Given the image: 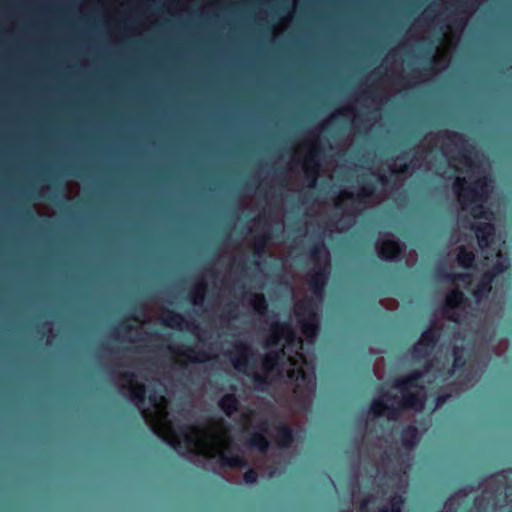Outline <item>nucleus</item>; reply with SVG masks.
Returning <instances> with one entry per match:
<instances>
[{"mask_svg": "<svg viewBox=\"0 0 512 512\" xmlns=\"http://www.w3.org/2000/svg\"><path fill=\"white\" fill-rule=\"evenodd\" d=\"M423 376V371L413 370L403 377L396 378L392 382V388L399 390L402 395L401 399L397 402V406L388 405L382 398H377L371 403V413L379 417L387 412L390 418H395L401 410L413 409L421 411L426 402V395L421 391L412 392L410 389H423L420 385Z\"/></svg>", "mask_w": 512, "mask_h": 512, "instance_id": "f257e3e1", "label": "nucleus"}, {"mask_svg": "<svg viewBox=\"0 0 512 512\" xmlns=\"http://www.w3.org/2000/svg\"><path fill=\"white\" fill-rule=\"evenodd\" d=\"M490 179L482 176L471 183L465 178H456L453 183V190L458 195L459 202L463 209H470V214L475 219H488V210L484 207L490 193Z\"/></svg>", "mask_w": 512, "mask_h": 512, "instance_id": "f03ea898", "label": "nucleus"}, {"mask_svg": "<svg viewBox=\"0 0 512 512\" xmlns=\"http://www.w3.org/2000/svg\"><path fill=\"white\" fill-rule=\"evenodd\" d=\"M294 312L302 334L309 341H314L320 330V318L315 301L312 298L298 301Z\"/></svg>", "mask_w": 512, "mask_h": 512, "instance_id": "7ed1b4c3", "label": "nucleus"}, {"mask_svg": "<svg viewBox=\"0 0 512 512\" xmlns=\"http://www.w3.org/2000/svg\"><path fill=\"white\" fill-rule=\"evenodd\" d=\"M504 270L505 267L502 264L496 263L490 270L485 271L481 275L480 280L472 290V296L477 303H481L488 298L496 276L504 272Z\"/></svg>", "mask_w": 512, "mask_h": 512, "instance_id": "20e7f679", "label": "nucleus"}, {"mask_svg": "<svg viewBox=\"0 0 512 512\" xmlns=\"http://www.w3.org/2000/svg\"><path fill=\"white\" fill-rule=\"evenodd\" d=\"M296 333L289 322H274L270 327V335L266 340L267 347H277L281 340L285 339L288 343L294 341Z\"/></svg>", "mask_w": 512, "mask_h": 512, "instance_id": "39448f33", "label": "nucleus"}, {"mask_svg": "<svg viewBox=\"0 0 512 512\" xmlns=\"http://www.w3.org/2000/svg\"><path fill=\"white\" fill-rule=\"evenodd\" d=\"M321 154L322 148L319 145H315L303 162L305 166V179L310 188H314L317 183Z\"/></svg>", "mask_w": 512, "mask_h": 512, "instance_id": "423d86ee", "label": "nucleus"}, {"mask_svg": "<svg viewBox=\"0 0 512 512\" xmlns=\"http://www.w3.org/2000/svg\"><path fill=\"white\" fill-rule=\"evenodd\" d=\"M270 424L267 420H262L256 426L257 431L251 433L245 440V444L250 448H255L261 453H266L270 448V442L266 437Z\"/></svg>", "mask_w": 512, "mask_h": 512, "instance_id": "0eeeda50", "label": "nucleus"}, {"mask_svg": "<svg viewBox=\"0 0 512 512\" xmlns=\"http://www.w3.org/2000/svg\"><path fill=\"white\" fill-rule=\"evenodd\" d=\"M328 278L329 271L326 267H319L308 275L309 289L317 298L323 297Z\"/></svg>", "mask_w": 512, "mask_h": 512, "instance_id": "6e6552de", "label": "nucleus"}, {"mask_svg": "<svg viewBox=\"0 0 512 512\" xmlns=\"http://www.w3.org/2000/svg\"><path fill=\"white\" fill-rule=\"evenodd\" d=\"M445 302L446 305L442 310L443 315L449 320L457 322L458 318L456 317L455 312H451V310L466 304L468 302V298L460 289H453L447 294Z\"/></svg>", "mask_w": 512, "mask_h": 512, "instance_id": "1a4fd4ad", "label": "nucleus"}, {"mask_svg": "<svg viewBox=\"0 0 512 512\" xmlns=\"http://www.w3.org/2000/svg\"><path fill=\"white\" fill-rule=\"evenodd\" d=\"M481 249L491 245L495 237V227L489 222H477L471 225Z\"/></svg>", "mask_w": 512, "mask_h": 512, "instance_id": "9d476101", "label": "nucleus"}, {"mask_svg": "<svg viewBox=\"0 0 512 512\" xmlns=\"http://www.w3.org/2000/svg\"><path fill=\"white\" fill-rule=\"evenodd\" d=\"M234 348L235 351L230 356L231 362L237 371L246 372L249 367V355L252 354V349L243 342L236 343Z\"/></svg>", "mask_w": 512, "mask_h": 512, "instance_id": "9b49d317", "label": "nucleus"}, {"mask_svg": "<svg viewBox=\"0 0 512 512\" xmlns=\"http://www.w3.org/2000/svg\"><path fill=\"white\" fill-rule=\"evenodd\" d=\"M135 377V374L129 371L122 374V379L131 386V399L137 405H144L146 400V387L142 383H136Z\"/></svg>", "mask_w": 512, "mask_h": 512, "instance_id": "f8f14e48", "label": "nucleus"}, {"mask_svg": "<svg viewBox=\"0 0 512 512\" xmlns=\"http://www.w3.org/2000/svg\"><path fill=\"white\" fill-rule=\"evenodd\" d=\"M276 444L279 448H290L295 441V433L292 427L280 421L276 427Z\"/></svg>", "mask_w": 512, "mask_h": 512, "instance_id": "ddd939ff", "label": "nucleus"}, {"mask_svg": "<svg viewBox=\"0 0 512 512\" xmlns=\"http://www.w3.org/2000/svg\"><path fill=\"white\" fill-rule=\"evenodd\" d=\"M378 256L380 259L385 261H396L401 253V247L397 240L386 239L381 245H379Z\"/></svg>", "mask_w": 512, "mask_h": 512, "instance_id": "4468645a", "label": "nucleus"}, {"mask_svg": "<svg viewBox=\"0 0 512 512\" xmlns=\"http://www.w3.org/2000/svg\"><path fill=\"white\" fill-rule=\"evenodd\" d=\"M218 406L226 416L230 417L239 410L240 401L234 393H226L218 401Z\"/></svg>", "mask_w": 512, "mask_h": 512, "instance_id": "2eb2a0df", "label": "nucleus"}, {"mask_svg": "<svg viewBox=\"0 0 512 512\" xmlns=\"http://www.w3.org/2000/svg\"><path fill=\"white\" fill-rule=\"evenodd\" d=\"M400 440L403 447L408 450L413 449L419 440V432L416 426H405L400 432Z\"/></svg>", "mask_w": 512, "mask_h": 512, "instance_id": "dca6fc26", "label": "nucleus"}, {"mask_svg": "<svg viewBox=\"0 0 512 512\" xmlns=\"http://www.w3.org/2000/svg\"><path fill=\"white\" fill-rule=\"evenodd\" d=\"M376 191V185L371 180H363L359 192L354 195L352 192H344V196L348 199H356L363 202L366 198H370Z\"/></svg>", "mask_w": 512, "mask_h": 512, "instance_id": "f3484780", "label": "nucleus"}, {"mask_svg": "<svg viewBox=\"0 0 512 512\" xmlns=\"http://www.w3.org/2000/svg\"><path fill=\"white\" fill-rule=\"evenodd\" d=\"M169 349L176 353L172 347H169ZM177 353L187 357L193 363H204L208 359L207 353L204 350L197 349L195 346H187L178 350Z\"/></svg>", "mask_w": 512, "mask_h": 512, "instance_id": "a211bd4d", "label": "nucleus"}, {"mask_svg": "<svg viewBox=\"0 0 512 512\" xmlns=\"http://www.w3.org/2000/svg\"><path fill=\"white\" fill-rule=\"evenodd\" d=\"M439 339L440 328L436 324H432L428 329L422 332L419 342L433 350Z\"/></svg>", "mask_w": 512, "mask_h": 512, "instance_id": "6ab92c4d", "label": "nucleus"}, {"mask_svg": "<svg viewBox=\"0 0 512 512\" xmlns=\"http://www.w3.org/2000/svg\"><path fill=\"white\" fill-rule=\"evenodd\" d=\"M218 461L222 467L245 468L248 466V462L241 455H227L225 453H220Z\"/></svg>", "mask_w": 512, "mask_h": 512, "instance_id": "aec40b11", "label": "nucleus"}, {"mask_svg": "<svg viewBox=\"0 0 512 512\" xmlns=\"http://www.w3.org/2000/svg\"><path fill=\"white\" fill-rule=\"evenodd\" d=\"M453 363L452 367L448 370V375L453 376L456 372L462 371L467 363L464 356V348L454 346L452 349Z\"/></svg>", "mask_w": 512, "mask_h": 512, "instance_id": "412c9836", "label": "nucleus"}, {"mask_svg": "<svg viewBox=\"0 0 512 512\" xmlns=\"http://www.w3.org/2000/svg\"><path fill=\"white\" fill-rule=\"evenodd\" d=\"M270 239V233H264L255 237V242L253 246L254 258L262 259L266 255L267 244Z\"/></svg>", "mask_w": 512, "mask_h": 512, "instance_id": "4be33fe9", "label": "nucleus"}, {"mask_svg": "<svg viewBox=\"0 0 512 512\" xmlns=\"http://www.w3.org/2000/svg\"><path fill=\"white\" fill-rule=\"evenodd\" d=\"M456 260L464 269H472L475 266V254L464 246L459 247Z\"/></svg>", "mask_w": 512, "mask_h": 512, "instance_id": "5701e85b", "label": "nucleus"}, {"mask_svg": "<svg viewBox=\"0 0 512 512\" xmlns=\"http://www.w3.org/2000/svg\"><path fill=\"white\" fill-rule=\"evenodd\" d=\"M283 355H284L283 347L266 354L262 360L263 369L266 372L273 371L275 366L278 364L279 360L283 357Z\"/></svg>", "mask_w": 512, "mask_h": 512, "instance_id": "b1692460", "label": "nucleus"}, {"mask_svg": "<svg viewBox=\"0 0 512 512\" xmlns=\"http://www.w3.org/2000/svg\"><path fill=\"white\" fill-rule=\"evenodd\" d=\"M186 323L189 328L190 323L186 322L184 317L173 310H166L165 317L163 318V324L171 328H182V324Z\"/></svg>", "mask_w": 512, "mask_h": 512, "instance_id": "393cba45", "label": "nucleus"}, {"mask_svg": "<svg viewBox=\"0 0 512 512\" xmlns=\"http://www.w3.org/2000/svg\"><path fill=\"white\" fill-rule=\"evenodd\" d=\"M389 505L383 506L380 512H403L404 498L401 494L395 493L388 498Z\"/></svg>", "mask_w": 512, "mask_h": 512, "instance_id": "a878e982", "label": "nucleus"}, {"mask_svg": "<svg viewBox=\"0 0 512 512\" xmlns=\"http://www.w3.org/2000/svg\"><path fill=\"white\" fill-rule=\"evenodd\" d=\"M250 305L260 315H263L268 310V302L262 293L251 294Z\"/></svg>", "mask_w": 512, "mask_h": 512, "instance_id": "bb28decb", "label": "nucleus"}, {"mask_svg": "<svg viewBox=\"0 0 512 512\" xmlns=\"http://www.w3.org/2000/svg\"><path fill=\"white\" fill-rule=\"evenodd\" d=\"M433 350L421 344L419 341L411 349L412 358L415 360L425 359L430 356Z\"/></svg>", "mask_w": 512, "mask_h": 512, "instance_id": "cd10ccee", "label": "nucleus"}, {"mask_svg": "<svg viewBox=\"0 0 512 512\" xmlns=\"http://www.w3.org/2000/svg\"><path fill=\"white\" fill-rule=\"evenodd\" d=\"M324 249H325L324 240L320 236L309 247L308 255L311 257V259L317 261V260H319V258L321 256V254L323 253Z\"/></svg>", "mask_w": 512, "mask_h": 512, "instance_id": "c85d7f7f", "label": "nucleus"}, {"mask_svg": "<svg viewBox=\"0 0 512 512\" xmlns=\"http://www.w3.org/2000/svg\"><path fill=\"white\" fill-rule=\"evenodd\" d=\"M442 136L455 145L464 144L467 142V140L463 134L456 132V131H452V130H445L442 133Z\"/></svg>", "mask_w": 512, "mask_h": 512, "instance_id": "c756f323", "label": "nucleus"}, {"mask_svg": "<svg viewBox=\"0 0 512 512\" xmlns=\"http://www.w3.org/2000/svg\"><path fill=\"white\" fill-rule=\"evenodd\" d=\"M442 277L449 282H468L471 280V275L468 273L444 272Z\"/></svg>", "mask_w": 512, "mask_h": 512, "instance_id": "7c9ffc66", "label": "nucleus"}, {"mask_svg": "<svg viewBox=\"0 0 512 512\" xmlns=\"http://www.w3.org/2000/svg\"><path fill=\"white\" fill-rule=\"evenodd\" d=\"M50 182L51 184L47 188L48 194L44 195L43 197L49 200H53L54 196L60 192L61 186L56 179H50Z\"/></svg>", "mask_w": 512, "mask_h": 512, "instance_id": "2f4dec72", "label": "nucleus"}, {"mask_svg": "<svg viewBox=\"0 0 512 512\" xmlns=\"http://www.w3.org/2000/svg\"><path fill=\"white\" fill-rule=\"evenodd\" d=\"M252 379H253L256 389H258V390H263L262 387L268 383L267 376L263 375V374H259L257 372L253 373Z\"/></svg>", "mask_w": 512, "mask_h": 512, "instance_id": "473e14b6", "label": "nucleus"}, {"mask_svg": "<svg viewBox=\"0 0 512 512\" xmlns=\"http://www.w3.org/2000/svg\"><path fill=\"white\" fill-rule=\"evenodd\" d=\"M243 480L246 484H255L258 480V473L250 468L243 474Z\"/></svg>", "mask_w": 512, "mask_h": 512, "instance_id": "72a5a7b5", "label": "nucleus"}, {"mask_svg": "<svg viewBox=\"0 0 512 512\" xmlns=\"http://www.w3.org/2000/svg\"><path fill=\"white\" fill-rule=\"evenodd\" d=\"M469 152L470 151L466 148L461 149L459 152V161L467 167L472 166V161L470 159Z\"/></svg>", "mask_w": 512, "mask_h": 512, "instance_id": "f704fd0d", "label": "nucleus"}, {"mask_svg": "<svg viewBox=\"0 0 512 512\" xmlns=\"http://www.w3.org/2000/svg\"><path fill=\"white\" fill-rule=\"evenodd\" d=\"M205 291H206V284L204 282H201L196 286L194 292L192 293V295L195 296L194 303H197L196 299H198V298L203 300Z\"/></svg>", "mask_w": 512, "mask_h": 512, "instance_id": "c9c22d12", "label": "nucleus"}, {"mask_svg": "<svg viewBox=\"0 0 512 512\" xmlns=\"http://www.w3.org/2000/svg\"><path fill=\"white\" fill-rule=\"evenodd\" d=\"M180 433L185 437V440L188 444L196 443V438L189 432V428L183 426L179 429Z\"/></svg>", "mask_w": 512, "mask_h": 512, "instance_id": "e433bc0d", "label": "nucleus"}, {"mask_svg": "<svg viewBox=\"0 0 512 512\" xmlns=\"http://www.w3.org/2000/svg\"><path fill=\"white\" fill-rule=\"evenodd\" d=\"M236 307L237 306L234 303L227 305V307L221 317L222 318H226V317L236 318V313H235Z\"/></svg>", "mask_w": 512, "mask_h": 512, "instance_id": "4c0bfd02", "label": "nucleus"}, {"mask_svg": "<svg viewBox=\"0 0 512 512\" xmlns=\"http://www.w3.org/2000/svg\"><path fill=\"white\" fill-rule=\"evenodd\" d=\"M20 214L21 216L28 220V221H34L35 220V216H34V213L32 212L31 208L28 207V208H25V209H22L20 211Z\"/></svg>", "mask_w": 512, "mask_h": 512, "instance_id": "58836bf2", "label": "nucleus"}, {"mask_svg": "<svg viewBox=\"0 0 512 512\" xmlns=\"http://www.w3.org/2000/svg\"><path fill=\"white\" fill-rule=\"evenodd\" d=\"M288 376L289 378L291 379H304L305 378V372L302 370V369H298V370H291L289 373H288Z\"/></svg>", "mask_w": 512, "mask_h": 512, "instance_id": "ea45409f", "label": "nucleus"}, {"mask_svg": "<svg viewBox=\"0 0 512 512\" xmlns=\"http://www.w3.org/2000/svg\"><path fill=\"white\" fill-rule=\"evenodd\" d=\"M448 398H449L448 394H440V395H438L436 397V399H435L436 407L443 406L447 402Z\"/></svg>", "mask_w": 512, "mask_h": 512, "instance_id": "a19ab883", "label": "nucleus"}, {"mask_svg": "<svg viewBox=\"0 0 512 512\" xmlns=\"http://www.w3.org/2000/svg\"><path fill=\"white\" fill-rule=\"evenodd\" d=\"M372 501V497H366L361 500L359 512H367L368 511V505Z\"/></svg>", "mask_w": 512, "mask_h": 512, "instance_id": "79ce46f5", "label": "nucleus"}, {"mask_svg": "<svg viewBox=\"0 0 512 512\" xmlns=\"http://www.w3.org/2000/svg\"><path fill=\"white\" fill-rule=\"evenodd\" d=\"M364 94L369 97V98H376L377 96V93H376V89L373 85L370 86V88L364 92Z\"/></svg>", "mask_w": 512, "mask_h": 512, "instance_id": "37998d69", "label": "nucleus"}, {"mask_svg": "<svg viewBox=\"0 0 512 512\" xmlns=\"http://www.w3.org/2000/svg\"><path fill=\"white\" fill-rule=\"evenodd\" d=\"M235 265H236V267H237L238 269H240V270H242V271H243V270H245V268H246L245 263H244L241 259H237V260H235Z\"/></svg>", "mask_w": 512, "mask_h": 512, "instance_id": "c03bdc74", "label": "nucleus"}, {"mask_svg": "<svg viewBox=\"0 0 512 512\" xmlns=\"http://www.w3.org/2000/svg\"><path fill=\"white\" fill-rule=\"evenodd\" d=\"M378 179L382 184H388L390 182L388 176L385 174H380Z\"/></svg>", "mask_w": 512, "mask_h": 512, "instance_id": "a18cd8bd", "label": "nucleus"}, {"mask_svg": "<svg viewBox=\"0 0 512 512\" xmlns=\"http://www.w3.org/2000/svg\"><path fill=\"white\" fill-rule=\"evenodd\" d=\"M408 168H409V166H408L406 163L401 164V165L399 166V168H398L397 172H398V173H405V172H407V171H408Z\"/></svg>", "mask_w": 512, "mask_h": 512, "instance_id": "49530a36", "label": "nucleus"}, {"mask_svg": "<svg viewBox=\"0 0 512 512\" xmlns=\"http://www.w3.org/2000/svg\"><path fill=\"white\" fill-rule=\"evenodd\" d=\"M508 472H512L511 469H508V470H500L498 471L496 474L502 478H506L507 477V473Z\"/></svg>", "mask_w": 512, "mask_h": 512, "instance_id": "de8ad7c7", "label": "nucleus"}, {"mask_svg": "<svg viewBox=\"0 0 512 512\" xmlns=\"http://www.w3.org/2000/svg\"><path fill=\"white\" fill-rule=\"evenodd\" d=\"M122 328L125 332H130L133 329V326L131 324H125Z\"/></svg>", "mask_w": 512, "mask_h": 512, "instance_id": "09e8293b", "label": "nucleus"}, {"mask_svg": "<svg viewBox=\"0 0 512 512\" xmlns=\"http://www.w3.org/2000/svg\"><path fill=\"white\" fill-rule=\"evenodd\" d=\"M383 396H384V397H386L387 399H390V398L396 399V397H395V396H394V397H391V396H390L388 393H386V392L383 394Z\"/></svg>", "mask_w": 512, "mask_h": 512, "instance_id": "8fccbe9b", "label": "nucleus"}, {"mask_svg": "<svg viewBox=\"0 0 512 512\" xmlns=\"http://www.w3.org/2000/svg\"><path fill=\"white\" fill-rule=\"evenodd\" d=\"M344 110H345V111L352 112L354 109H353V107H346Z\"/></svg>", "mask_w": 512, "mask_h": 512, "instance_id": "3c124183", "label": "nucleus"}, {"mask_svg": "<svg viewBox=\"0 0 512 512\" xmlns=\"http://www.w3.org/2000/svg\"><path fill=\"white\" fill-rule=\"evenodd\" d=\"M191 325H192V327H193V329H194V330H197V331H198V330H200L199 326H197V325H195V324H191Z\"/></svg>", "mask_w": 512, "mask_h": 512, "instance_id": "603ef678", "label": "nucleus"}, {"mask_svg": "<svg viewBox=\"0 0 512 512\" xmlns=\"http://www.w3.org/2000/svg\"><path fill=\"white\" fill-rule=\"evenodd\" d=\"M252 264H254L255 266H258L259 265V262L257 260L253 261Z\"/></svg>", "mask_w": 512, "mask_h": 512, "instance_id": "864d4df0", "label": "nucleus"}, {"mask_svg": "<svg viewBox=\"0 0 512 512\" xmlns=\"http://www.w3.org/2000/svg\"><path fill=\"white\" fill-rule=\"evenodd\" d=\"M430 60H431V61H433V62H435V56H434V55H433V56H431Z\"/></svg>", "mask_w": 512, "mask_h": 512, "instance_id": "5fc2aeb1", "label": "nucleus"}]
</instances>
